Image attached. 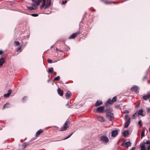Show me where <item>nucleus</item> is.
I'll return each instance as SVG.
<instances>
[{"label": "nucleus", "mask_w": 150, "mask_h": 150, "mask_svg": "<svg viewBox=\"0 0 150 150\" xmlns=\"http://www.w3.org/2000/svg\"><path fill=\"white\" fill-rule=\"evenodd\" d=\"M54 74H56V72H54Z\"/></svg>", "instance_id": "nucleus-61"}, {"label": "nucleus", "mask_w": 150, "mask_h": 150, "mask_svg": "<svg viewBox=\"0 0 150 150\" xmlns=\"http://www.w3.org/2000/svg\"><path fill=\"white\" fill-rule=\"evenodd\" d=\"M60 79V77L59 76H57L53 80L54 81H58Z\"/></svg>", "instance_id": "nucleus-32"}, {"label": "nucleus", "mask_w": 150, "mask_h": 150, "mask_svg": "<svg viewBox=\"0 0 150 150\" xmlns=\"http://www.w3.org/2000/svg\"><path fill=\"white\" fill-rule=\"evenodd\" d=\"M65 96H66L67 97V98L70 97L71 96V95L70 94V92H69V93H67L66 94Z\"/></svg>", "instance_id": "nucleus-31"}, {"label": "nucleus", "mask_w": 150, "mask_h": 150, "mask_svg": "<svg viewBox=\"0 0 150 150\" xmlns=\"http://www.w3.org/2000/svg\"><path fill=\"white\" fill-rule=\"evenodd\" d=\"M32 1L33 2L32 4V6L34 7H36L37 8L39 4V2H38L37 1L35 0H32Z\"/></svg>", "instance_id": "nucleus-8"}, {"label": "nucleus", "mask_w": 150, "mask_h": 150, "mask_svg": "<svg viewBox=\"0 0 150 150\" xmlns=\"http://www.w3.org/2000/svg\"><path fill=\"white\" fill-rule=\"evenodd\" d=\"M122 134L125 137H126L129 135V132L128 130H125L122 133Z\"/></svg>", "instance_id": "nucleus-19"}, {"label": "nucleus", "mask_w": 150, "mask_h": 150, "mask_svg": "<svg viewBox=\"0 0 150 150\" xmlns=\"http://www.w3.org/2000/svg\"><path fill=\"white\" fill-rule=\"evenodd\" d=\"M150 97V93H148L146 95H144L142 97V98L145 100H147Z\"/></svg>", "instance_id": "nucleus-12"}, {"label": "nucleus", "mask_w": 150, "mask_h": 150, "mask_svg": "<svg viewBox=\"0 0 150 150\" xmlns=\"http://www.w3.org/2000/svg\"><path fill=\"white\" fill-rule=\"evenodd\" d=\"M137 115L136 112L134 113L132 115V118L133 119H135L137 117Z\"/></svg>", "instance_id": "nucleus-29"}, {"label": "nucleus", "mask_w": 150, "mask_h": 150, "mask_svg": "<svg viewBox=\"0 0 150 150\" xmlns=\"http://www.w3.org/2000/svg\"><path fill=\"white\" fill-rule=\"evenodd\" d=\"M43 131L41 129L39 130L36 133V136H38L39 135H40L41 133L43 132Z\"/></svg>", "instance_id": "nucleus-25"}, {"label": "nucleus", "mask_w": 150, "mask_h": 150, "mask_svg": "<svg viewBox=\"0 0 150 150\" xmlns=\"http://www.w3.org/2000/svg\"><path fill=\"white\" fill-rule=\"evenodd\" d=\"M12 90L11 89H9L7 93L5 94L4 95V97L5 98H7L9 96L11 93Z\"/></svg>", "instance_id": "nucleus-10"}, {"label": "nucleus", "mask_w": 150, "mask_h": 150, "mask_svg": "<svg viewBox=\"0 0 150 150\" xmlns=\"http://www.w3.org/2000/svg\"><path fill=\"white\" fill-rule=\"evenodd\" d=\"M112 100H111L110 99H109L107 100V102L105 104V106L106 107H108V104H111L113 103L112 102Z\"/></svg>", "instance_id": "nucleus-16"}, {"label": "nucleus", "mask_w": 150, "mask_h": 150, "mask_svg": "<svg viewBox=\"0 0 150 150\" xmlns=\"http://www.w3.org/2000/svg\"><path fill=\"white\" fill-rule=\"evenodd\" d=\"M113 111V109L111 108H107L105 109V112L107 113L108 112H112Z\"/></svg>", "instance_id": "nucleus-22"}, {"label": "nucleus", "mask_w": 150, "mask_h": 150, "mask_svg": "<svg viewBox=\"0 0 150 150\" xmlns=\"http://www.w3.org/2000/svg\"><path fill=\"white\" fill-rule=\"evenodd\" d=\"M139 106V104H138L136 106V107H138Z\"/></svg>", "instance_id": "nucleus-55"}, {"label": "nucleus", "mask_w": 150, "mask_h": 150, "mask_svg": "<svg viewBox=\"0 0 150 150\" xmlns=\"http://www.w3.org/2000/svg\"><path fill=\"white\" fill-rule=\"evenodd\" d=\"M47 62L49 63H52V60L49 59H47Z\"/></svg>", "instance_id": "nucleus-39"}, {"label": "nucleus", "mask_w": 150, "mask_h": 150, "mask_svg": "<svg viewBox=\"0 0 150 150\" xmlns=\"http://www.w3.org/2000/svg\"><path fill=\"white\" fill-rule=\"evenodd\" d=\"M106 116L109 121H111L114 118L113 114L110 112H108L106 114Z\"/></svg>", "instance_id": "nucleus-1"}, {"label": "nucleus", "mask_w": 150, "mask_h": 150, "mask_svg": "<svg viewBox=\"0 0 150 150\" xmlns=\"http://www.w3.org/2000/svg\"><path fill=\"white\" fill-rule=\"evenodd\" d=\"M14 43L16 46H18L20 45L19 42L17 41H15L14 42Z\"/></svg>", "instance_id": "nucleus-34"}, {"label": "nucleus", "mask_w": 150, "mask_h": 150, "mask_svg": "<svg viewBox=\"0 0 150 150\" xmlns=\"http://www.w3.org/2000/svg\"><path fill=\"white\" fill-rule=\"evenodd\" d=\"M43 2L40 7L41 9H42L44 7L45 5V3H46V0H43Z\"/></svg>", "instance_id": "nucleus-24"}, {"label": "nucleus", "mask_w": 150, "mask_h": 150, "mask_svg": "<svg viewBox=\"0 0 150 150\" xmlns=\"http://www.w3.org/2000/svg\"><path fill=\"white\" fill-rule=\"evenodd\" d=\"M143 143L145 145V144H149L150 143V141H149V140L146 141V142H144Z\"/></svg>", "instance_id": "nucleus-36"}, {"label": "nucleus", "mask_w": 150, "mask_h": 150, "mask_svg": "<svg viewBox=\"0 0 150 150\" xmlns=\"http://www.w3.org/2000/svg\"><path fill=\"white\" fill-rule=\"evenodd\" d=\"M98 119L99 121L101 122H103L105 120V118L102 116L98 117Z\"/></svg>", "instance_id": "nucleus-15"}, {"label": "nucleus", "mask_w": 150, "mask_h": 150, "mask_svg": "<svg viewBox=\"0 0 150 150\" xmlns=\"http://www.w3.org/2000/svg\"><path fill=\"white\" fill-rule=\"evenodd\" d=\"M21 46L19 47L18 48L17 50V52H18L19 50H21Z\"/></svg>", "instance_id": "nucleus-44"}, {"label": "nucleus", "mask_w": 150, "mask_h": 150, "mask_svg": "<svg viewBox=\"0 0 150 150\" xmlns=\"http://www.w3.org/2000/svg\"><path fill=\"white\" fill-rule=\"evenodd\" d=\"M48 72L49 73H50L51 74H52L53 72V68L52 67L51 68H49L48 69Z\"/></svg>", "instance_id": "nucleus-28"}, {"label": "nucleus", "mask_w": 150, "mask_h": 150, "mask_svg": "<svg viewBox=\"0 0 150 150\" xmlns=\"http://www.w3.org/2000/svg\"><path fill=\"white\" fill-rule=\"evenodd\" d=\"M69 123V122L67 121L66 122L60 131H63L66 130L69 127V126L68 125Z\"/></svg>", "instance_id": "nucleus-2"}, {"label": "nucleus", "mask_w": 150, "mask_h": 150, "mask_svg": "<svg viewBox=\"0 0 150 150\" xmlns=\"http://www.w3.org/2000/svg\"><path fill=\"white\" fill-rule=\"evenodd\" d=\"M31 15L32 16L34 17H36L38 16V14H32Z\"/></svg>", "instance_id": "nucleus-41"}, {"label": "nucleus", "mask_w": 150, "mask_h": 150, "mask_svg": "<svg viewBox=\"0 0 150 150\" xmlns=\"http://www.w3.org/2000/svg\"><path fill=\"white\" fill-rule=\"evenodd\" d=\"M138 123L140 127H142V121L141 120H140V121H139Z\"/></svg>", "instance_id": "nucleus-40"}, {"label": "nucleus", "mask_w": 150, "mask_h": 150, "mask_svg": "<svg viewBox=\"0 0 150 150\" xmlns=\"http://www.w3.org/2000/svg\"><path fill=\"white\" fill-rule=\"evenodd\" d=\"M130 124V122H126L125 124L124 127L125 128H127L129 126V125Z\"/></svg>", "instance_id": "nucleus-26"}, {"label": "nucleus", "mask_w": 150, "mask_h": 150, "mask_svg": "<svg viewBox=\"0 0 150 150\" xmlns=\"http://www.w3.org/2000/svg\"><path fill=\"white\" fill-rule=\"evenodd\" d=\"M131 143L130 141L124 143V146L126 148H128L129 146H131Z\"/></svg>", "instance_id": "nucleus-13"}, {"label": "nucleus", "mask_w": 150, "mask_h": 150, "mask_svg": "<svg viewBox=\"0 0 150 150\" xmlns=\"http://www.w3.org/2000/svg\"><path fill=\"white\" fill-rule=\"evenodd\" d=\"M146 79V76H144V78H143V81H144V80H145V79Z\"/></svg>", "instance_id": "nucleus-51"}, {"label": "nucleus", "mask_w": 150, "mask_h": 150, "mask_svg": "<svg viewBox=\"0 0 150 150\" xmlns=\"http://www.w3.org/2000/svg\"><path fill=\"white\" fill-rule=\"evenodd\" d=\"M143 110L142 109H139L138 112V115L139 116H142L143 117L144 116V115L143 114Z\"/></svg>", "instance_id": "nucleus-11"}, {"label": "nucleus", "mask_w": 150, "mask_h": 150, "mask_svg": "<svg viewBox=\"0 0 150 150\" xmlns=\"http://www.w3.org/2000/svg\"><path fill=\"white\" fill-rule=\"evenodd\" d=\"M27 8L28 9L30 10H36L37 9V8H36L34 7H28Z\"/></svg>", "instance_id": "nucleus-27"}, {"label": "nucleus", "mask_w": 150, "mask_h": 150, "mask_svg": "<svg viewBox=\"0 0 150 150\" xmlns=\"http://www.w3.org/2000/svg\"><path fill=\"white\" fill-rule=\"evenodd\" d=\"M124 146V143H123L122 144V146Z\"/></svg>", "instance_id": "nucleus-58"}, {"label": "nucleus", "mask_w": 150, "mask_h": 150, "mask_svg": "<svg viewBox=\"0 0 150 150\" xmlns=\"http://www.w3.org/2000/svg\"><path fill=\"white\" fill-rule=\"evenodd\" d=\"M68 105V104H67V105H66V106H67Z\"/></svg>", "instance_id": "nucleus-62"}, {"label": "nucleus", "mask_w": 150, "mask_h": 150, "mask_svg": "<svg viewBox=\"0 0 150 150\" xmlns=\"http://www.w3.org/2000/svg\"><path fill=\"white\" fill-rule=\"evenodd\" d=\"M103 103V102L102 100H98L96 103L95 105L96 106H97L101 105Z\"/></svg>", "instance_id": "nucleus-17"}, {"label": "nucleus", "mask_w": 150, "mask_h": 150, "mask_svg": "<svg viewBox=\"0 0 150 150\" xmlns=\"http://www.w3.org/2000/svg\"><path fill=\"white\" fill-rule=\"evenodd\" d=\"M3 52V51L2 50H0V55H1Z\"/></svg>", "instance_id": "nucleus-50"}, {"label": "nucleus", "mask_w": 150, "mask_h": 150, "mask_svg": "<svg viewBox=\"0 0 150 150\" xmlns=\"http://www.w3.org/2000/svg\"><path fill=\"white\" fill-rule=\"evenodd\" d=\"M44 13L45 14H49L50 13Z\"/></svg>", "instance_id": "nucleus-57"}, {"label": "nucleus", "mask_w": 150, "mask_h": 150, "mask_svg": "<svg viewBox=\"0 0 150 150\" xmlns=\"http://www.w3.org/2000/svg\"><path fill=\"white\" fill-rule=\"evenodd\" d=\"M148 148L146 150H150V144L148 146Z\"/></svg>", "instance_id": "nucleus-45"}, {"label": "nucleus", "mask_w": 150, "mask_h": 150, "mask_svg": "<svg viewBox=\"0 0 150 150\" xmlns=\"http://www.w3.org/2000/svg\"><path fill=\"white\" fill-rule=\"evenodd\" d=\"M149 132H150V127L149 128Z\"/></svg>", "instance_id": "nucleus-60"}, {"label": "nucleus", "mask_w": 150, "mask_h": 150, "mask_svg": "<svg viewBox=\"0 0 150 150\" xmlns=\"http://www.w3.org/2000/svg\"><path fill=\"white\" fill-rule=\"evenodd\" d=\"M145 130L144 129H143L142 132V133H144L145 132Z\"/></svg>", "instance_id": "nucleus-53"}, {"label": "nucleus", "mask_w": 150, "mask_h": 150, "mask_svg": "<svg viewBox=\"0 0 150 150\" xmlns=\"http://www.w3.org/2000/svg\"><path fill=\"white\" fill-rule=\"evenodd\" d=\"M140 147L141 150H145L146 149L145 145L143 143H141Z\"/></svg>", "instance_id": "nucleus-20"}, {"label": "nucleus", "mask_w": 150, "mask_h": 150, "mask_svg": "<svg viewBox=\"0 0 150 150\" xmlns=\"http://www.w3.org/2000/svg\"><path fill=\"white\" fill-rule=\"evenodd\" d=\"M10 107V104L9 103H7L4 105L3 108V109L4 110L6 108H8Z\"/></svg>", "instance_id": "nucleus-18"}, {"label": "nucleus", "mask_w": 150, "mask_h": 150, "mask_svg": "<svg viewBox=\"0 0 150 150\" xmlns=\"http://www.w3.org/2000/svg\"><path fill=\"white\" fill-rule=\"evenodd\" d=\"M67 1L65 0L64 1H63L62 3L63 4H66L67 3Z\"/></svg>", "instance_id": "nucleus-46"}, {"label": "nucleus", "mask_w": 150, "mask_h": 150, "mask_svg": "<svg viewBox=\"0 0 150 150\" xmlns=\"http://www.w3.org/2000/svg\"><path fill=\"white\" fill-rule=\"evenodd\" d=\"M58 93V94L60 96H62L63 95V92L59 88L57 90Z\"/></svg>", "instance_id": "nucleus-21"}, {"label": "nucleus", "mask_w": 150, "mask_h": 150, "mask_svg": "<svg viewBox=\"0 0 150 150\" xmlns=\"http://www.w3.org/2000/svg\"><path fill=\"white\" fill-rule=\"evenodd\" d=\"M144 133H142V132L141 133V139L144 136Z\"/></svg>", "instance_id": "nucleus-43"}, {"label": "nucleus", "mask_w": 150, "mask_h": 150, "mask_svg": "<svg viewBox=\"0 0 150 150\" xmlns=\"http://www.w3.org/2000/svg\"><path fill=\"white\" fill-rule=\"evenodd\" d=\"M100 140L103 142L105 143H107L109 141L108 138L105 136H103L100 137Z\"/></svg>", "instance_id": "nucleus-5"}, {"label": "nucleus", "mask_w": 150, "mask_h": 150, "mask_svg": "<svg viewBox=\"0 0 150 150\" xmlns=\"http://www.w3.org/2000/svg\"><path fill=\"white\" fill-rule=\"evenodd\" d=\"M117 100V97L116 96H115L113 98L112 102V103H114V102L116 101Z\"/></svg>", "instance_id": "nucleus-30"}, {"label": "nucleus", "mask_w": 150, "mask_h": 150, "mask_svg": "<svg viewBox=\"0 0 150 150\" xmlns=\"http://www.w3.org/2000/svg\"><path fill=\"white\" fill-rule=\"evenodd\" d=\"M28 144H27V143H24L23 144V148H25Z\"/></svg>", "instance_id": "nucleus-35"}, {"label": "nucleus", "mask_w": 150, "mask_h": 150, "mask_svg": "<svg viewBox=\"0 0 150 150\" xmlns=\"http://www.w3.org/2000/svg\"><path fill=\"white\" fill-rule=\"evenodd\" d=\"M147 112L148 113L150 112V108L149 107L147 108Z\"/></svg>", "instance_id": "nucleus-42"}, {"label": "nucleus", "mask_w": 150, "mask_h": 150, "mask_svg": "<svg viewBox=\"0 0 150 150\" xmlns=\"http://www.w3.org/2000/svg\"><path fill=\"white\" fill-rule=\"evenodd\" d=\"M80 33V32L78 31L75 33H74L72 35H71L70 37H69V39H74Z\"/></svg>", "instance_id": "nucleus-7"}, {"label": "nucleus", "mask_w": 150, "mask_h": 150, "mask_svg": "<svg viewBox=\"0 0 150 150\" xmlns=\"http://www.w3.org/2000/svg\"><path fill=\"white\" fill-rule=\"evenodd\" d=\"M54 45H52L51 47V48H53V47H54Z\"/></svg>", "instance_id": "nucleus-54"}, {"label": "nucleus", "mask_w": 150, "mask_h": 150, "mask_svg": "<svg viewBox=\"0 0 150 150\" xmlns=\"http://www.w3.org/2000/svg\"><path fill=\"white\" fill-rule=\"evenodd\" d=\"M5 62L4 58L2 57L0 59V66L3 65Z\"/></svg>", "instance_id": "nucleus-14"}, {"label": "nucleus", "mask_w": 150, "mask_h": 150, "mask_svg": "<svg viewBox=\"0 0 150 150\" xmlns=\"http://www.w3.org/2000/svg\"><path fill=\"white\" fill-rule=\"evenodd\" d=\"M125 113H128L129 112V111L128 110H125Z\"/></svg>", "instance_id": "nucleus-52"}, {"label": "nucleus", "mask_w": 150, "mask_h": 150, "mask_svg": "<svg viewBox=\"0 0 150 150\" xmlns=\"http://www.w3.org/2000/svg\"><path fill=\"white\" fill-rule=\"evenodd\" d=\"M125 120H126V122H130V118L129 116L128 115H126L125 116Z\"/></svg>", "instance_id": "nucleus-23"}, {"label": "nucleus", "mask_w": 150, "mask_h": 150, "mask_svg": "<svg viewBox=\"0 0 150 150\" xmlns=\"http://www.w3.org/2000/svg\"><path fill=\"white\" fill-rule=\"evenodd\" d=\"M118 134V131L117 130H113L111 132L112 137H115Z\"/></svg>", "instance_id": "nucleus-9"}, {"label": "nucleus", "mask_w": 150, "mask_h": 150, "mask_svg": "<svg viewBox=\"0 0 150 150\" xmlns=\"http://www.w3.org/2000/svg\"><path fill=\"white\" fill-rule=\"evenodd\" d=\"M73 133H71V134L70 135H69L67 137H66V138H65V139H64V140H65V139H68V138H69V137H70L72 135V134H73Z\"/></svg>", "instance_id": "nucleus-37"}, {"label": "nucleus", "mask_w": 150, "mask_h": 150, "mask_svg": "<svg viewBox=\"0 0 150 150\" xmlns=\"http://www.w3.org/2000/svg\"><path fill=\"white\" fill-rule=\"evenodd\" d=\"M139 88V87L138 86L136 85H134L131 88L130 90L132 91H134L137 93H138L139 92L138 90Z\"/></svg>", "instance_id": "nucleus-4"}, {"label": "nucleus", "mask_w": 150, "mask_h": 150, "mask_svg": "<svg viewBox=\"0 0 150 150\" xmlns=\"http://www.w3.org/2000/svg\"><path fill=\"white\" fill-rule=\"evenodd\" d=\"M51 0H47L46 4H45V6L44 7L45 9L49 8L51 6Z\"/></svg>", "instance_id": "nucleus-6"}, {"label": "nucleus", "mask_w": 150, "mask_h": 150, "mask_svg": "<svg viewBox=\"0 0 150 150\" xmlns=\"http://www.w3.org/2000/svg\"><path fill=\"white\" fill-rule=\"evenodd\" d=\"M27 99V97L26 96L24 97L22 99V100L24 102L25 100Z\"/></svg>", "instance_id": "nucleus-38"}, {"label": "nucleus", "mask_w": 150, "mask_h": 150, "mask_svg": "<svg viewBox=\"0 0 150 150\" xmlns=\"http://www.w3.org/2000/svg\"><path fill=\"white\" fill-rule=\"evenodd\" d=\"M100 1H104V0H100Z\"/></svg>", "instance_id": "nucleus-59"}, {"label": "nucleus", "mask_w": 150, "mask_h": 150, "mask_svg": "<svg viewBox=\"0 0 150 150\" xmlns=\"http://www.w3.org/2000/svg\"><path fill=\"white\" fill-rule=\"evenodd\" d=\"M37 1L38 2H39V4H40V3L42 1V0H37Z\"/></svg>", "instance_id": "nucleus-48"}, {"label": "nucleus", "mask_w": 150, "mask_h": 150, "mask_svg": "<svg viewBox=\"0 0 150 150\" xmlns=\"http://www.w3.org/2000/svg\"><path fill=\"white\" fill-rule=\"evenodd\" d=\"M115 108H120V105H117L115 106Z\"/></svg>", "instance_id": "nucleus-47"}, {"label": "nucleus", "mask_w": 150, "mask_h": 150, "mask_svg": "<svg viewBox=\"0 0 150 150\" xmlns=\"http://www.w3.org/2000/svg\"><path fill=\"white\" fill-rule=\"evenodd\" d=\"M56 51H58V50H59V49H58V48H56Z\"/></svg>", "instance_id": "nucleus-56"}, {"label": "nucleus", "mask_w": 150, "mask_h": 150, "mask_svg": "<svg viewBox=\"0 0 150 150\" xmlns=\"http://www.w3.org/2000/svg\"><path fill=\"white\" fill-rule=\"evenodd\" d=\"M106 4H111L112 3H113L115 4H116V3L115 2H113L112 1H109V2H104Z\"/></svg>", "instance_id": "nucleus-33"}, {"label": "nucleus", "mask_w": 150, "mask_h": 150, "mask_svg": "<svg viewBox=\"0 0 150 150\" xmlns=\"http://www.w3.org/2000/svg\"><path fill=\"white\" fill-rule=\"evenodd\" d=\"M135 149V147H133L130 150H134Z\"/></svg>", "instance_id": "nucleus-49"}, {"label": "nucleus", "mask_w": 150, "mask_h": 150, "mask_svg": "<svg viewBox=\"0 0 150 150\" xmlns=\"http://www.w3.org/2000/svg\"><path fill=\"white\" fill-rule=\"evenodd\" d=\"M149 101L150 102V99H149Z\"/></svg>", "instance_id": "nucleus-63"}, {"label": "nucleus", "mask_w": 150, "mask_h": 150, "mask_svg": "<svg viewBox=\"0 0 150 150\" xmlns=\"http://www.w3.org/2000/svg\"><path fill=\"white\" fill-rule=\"evenodd\" d=\"M105 106H102L98 108L96 110L97 112L100 113H103L105 112Z\"/></svg>", "instance_id": "nucleus-3"}]
</instances>
